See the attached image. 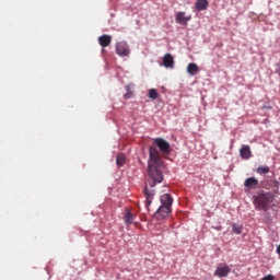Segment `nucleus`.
Masks as SVG:
<instances>
[{
	"mask_svg": "<svg viewBox=\"0 0 280 280\" xmlns=\"http://www.w3.org/2000/svg\"><path fill=\"white\" fill-rule=\"evenodd\" d=\"M163 159H161V153L156 147L149 148V160H148V176L152 180L149 183V186L144 188L145 196V207H150L152 205V200L154 198V187L159 185V183H163Z\"/></svg>",
	"mask_w": 280,
	"mask_h": 280,
	"instance_id": "f257e3e1",
	"label": "nucleus"
},
{
	"mask_svg": "<svg viewBox=\"0 0 280 280\" xmlns=\"http://www.w3.org/2000/svg\"><path fill=\"white\" fill-rule=\"evenodd\" d=\"M275 200L272 192L260 191L254 197V207L257 211H268L270 203Z\"/></svg>",
	"mask_w": 280,
	"mask_h": 280,
	"instance_id": "f03ea898",
	"label": "nucleus"
},
{
	"mask_svg": "<svg viewBox=\"0 0 280 280\" xmlns=\"http://www.w3.org/2000/svg\"><path fill=\"white\" fill-rule=\"evenodd\" d=\"M153 143L156 145V148H159L161 154H163V156H167L170 154H172V145H170V142H167L165 139L163 138H155L153 140Z\"/></svg>",
	"mask_w": 280,
	"mask_h": 280,
	"instance_id": "7ed1b4c3",
	"label": "nucleus"
},
{
	"mask_svg": "<svg viewBox=\"0 0 280 280\" xmlns=\"http://www.w3.org/2000/svg\"><path fill=\"white\" fill-rule=\"evenodd\" d=\"M116 54L120 58H128L130 56V46L126 42H118L115 45Z\"/></svg>",
	"mask_w": 280,
	"mask_h": 280,
	"instance_id": "20e7f679",
	"label": "nucleus"
},
{
	"mask_svg": "<svg viewBox=\"0 0 280 280\" xmlns=\"http://www.w3.org/2000/svg\"><path fill=\"white\" fill-rule=\"evenodd\" d=\"M231 275V267L226 264H220L218 265L215 271H214V277H219L220 279L224 277H229Z\"/></svg>",
	"mask_w": 280,
	"mask_h": 280,
	"instance_id": "39448f33",
	"label": "nucleus"
},
{
	"mask_svg": "<svg viewBox=\"0 0 280 280\" xmlns=\"http://www.w3.org/2000/svg\"><path fill=\"white\" fill-rule=\"evenodd\" d=\"M170 213H172V208L160 206L156 212L154 213V218L156 220H165V218H167Z\"/></svg>",
	"mask_w": 280,
	"mask_h": 280,
	"instance_id": "423d86ee",
	"label": "nucleus"
},
{
	"mask_svg": "<svg viewBox=\"0 0 280 280\" xmlns=\"http://www.w3.org/2000/svg\"><path fill=\"white\" fill-rule=\"evenodd\" d=\"M161 206L160 207H166L168 209H172V205L174 203V198H172V195L164 194L160 197Z\"/></svg>",
	"mask_w": 280,
	"mask_h": 280,
	"instance_id": "0eeeda50",
	"label": "nucleus"
},
{
	"mask_svg": "<svg viewBox=\"0 0 280 280\" xmlns=\"http://www.w3.org/2000/svg\"><path fill=\"white\" fill-rule=\"evenodd\" d=\"M163 66L166 69H174V57L172 56V54H166L163 57Z\"/></svg>",
	"mask_w": 280,
	"mask_h": 280,
	"instance_id": "6e6552de",
	"label": "nucleus"
},
{
	"mask_svg": "<svg viewBox=\"0 0 280 280\" xmlns=\"http://www.w3.org/2000/svg\"><path fill=\"white\" fill-rule=\"evenodd\" d=\"M191 19V15L186 16L185 12H177L176 14V23L179 25H187V22Z\"/></svg>",
	"mask_w": 280,
	"mask_h": 280,
	"instance_id": "1a4fd4ad",
	"label": "nucleus"
},
{
	"mask_svg": "<svg viewBox=\"0 0 280 280\" xmlns=\"http://www.w3.org/2000/svg\"><path fill=\"white\" fill-rule=\"evenodd\" d=\"M113 43V37L110 35H102L98 37V44L101 47H108Z\"/></svg>",
	"mask_w": 280,
	"mask_h": 280,
	"instance_id": "9d476101",
	"label": "nucleus"
},
{
	"mask_svg": "<svg viewBox=\"0 0 280 280\" xmlns=\"http://www.w3.org/2000/svg\"><path fill=\"white\" fill-rule=\"evenodd\" d=\"M240 156H241V159H245V160L250 159V156H253V153L250 152V147L243 145L240 149Z\"/></svg>",
	"mask_w": 280,
	"mask_h": 280,
	"instance_id": "9b49d317",
	"label": "nucleus"
},
{
	"mask_svg": "<svg viewBox=\"0 0 280 280\" xmlns=\"http://www.w3.org/2000/svg\"><path fill=\"white\" fill-rule=\"evenodd\" d=\"M195 8L198 12H202L209 8V0H197Z\"/></svg>",
	"mask_w": 280,
	"mask_h": 280,
	"instance_id": "f8f14e48",
	"label": "nucleus"
},
{
	"mask_svg": "<svg viewBox=\"0 0 280 280\" xmlns=\"http://www.w3.org/2000/svg\"><path fill=\"white\" fill-rule=\"evenodd\" d=\"M244 185L247 187V189H255V187L259 185V180H257L255 177H248L245 179Z\"/></svg>",
	"mask_w": 280,
	"mask_h": 280,
	"instance_id": "ddd939ff",
	"label": "nucleus"
},
{
	"mask_svg": "<svg viewBox=\"0 0 280 280\" xmlns=\"http://www.w3.org/2000/svg\"><path fill=\"white\" fill-rule=\"evenodd\" d=\"M124 222L125 224H127V226H130V224L135 222V214H132V212L129 209H127L125 212Z\"/></svg>",
	"mask_w": 280,
	"mask_h": 280,
	"instance_id": "4468645a",
	"label": "nucleus"
},
{
	"mask_svg": "<svg viewBox=\"0 0 280 280\" xmlns=\"http://www.w3.org/2000/svg\"><path fill=\"white\" fill-rule=\"evenodd\" d=\"M198 71H200V68H198V65L189 63L187 66V73H189V75H196V73H198Z\"/></svg>",
	"mask_w": 280,
	"mask_h": 280,
	"instance_id": "2eb2a0df",
	"label": "nucleus"
},
{
	"mask_svg": "<svg viewBox=\"0 0 280 280\" xmlns=\"http://www.w3.org/2000/svg\"><path fill=\"white\" fill-rule=\"evenodd\" d=\"M116 163L119 167L126 163V155L124 153H119L116 158Z\"/></svg>",
	"mask_w": 280,
	"mask_h": 280,
	"instance_id": "dca6fc26",
	"label": "nucleus"
},
{
	"mask_svg": "<svg viewBox=\"0 0 280 280\" xmlns=\"http://www.w3.org/2000/svg\"><path fill=\"white\" fill-rule=\"evenodd\" d=\"M257 174H259L260 176H264V174H269L270 173V167L269 166H259L256 170Z\"/></svg>",
	"mask_w": 280,
	"mask_h": 280,
	"instance_id": "f3484780",
	"label": "nucleus"
},
{
	"mask_svg": "<svg viewBox=\"0 0 280 280\" xmlns=\"http://www.w3.org/2000/svg\"><path fill=\"white\" fill-rule=\"evenodd\" d=\"M148 96L150 100H156V97H159V92L156 91V89H150Z\"/></svg>",
	"mask_w": 280,
	"mask_h": 280,
	"instance_id": "a211bd4d",
	"label": "nucleus"
},
{
	"mask_svg": "<svg viewBox=\"0 0 280 280\" xmlns=\"http://www.w3.org/2000/svg\"><path fill=\"white\" fill-rule=\"evenodd\" d=\"M126 91L125 97L126 100H130V97H132V85H126Z\"/></svg>",
	"mask_w": 280,
	"mask_h": 280,
	"instance_id": "6ab92c4d",
	"label": "nucleus"
},
{
	"mask_svg": "<svg viewBox=\"0 0 280 280\" xmlns=\"http://www.w3.org/2000/svg\"><path fill=\"white\" fill-rule=\"evenodd\" d=\"M232 231L233 233H236V235H242V226L237 225L236 223L232 225Z\"/></svg>",
	"mask_w": 280,
	"mask_h": 280,
	"instance_id": "aec40b11",
	"label": "nucleus"
},
{
	"mask_svg": "<svg viewBox=\"0 0 280 280\" xmlns=\"http://www.w3.org/2000/svg\"><path fill=\"white\" fill-rule=\"evenodd\" d=\"M269 183H271V185H273V187H276V189H279V182L278 180H271Z\"/></svg>",
	"mask_w": 280,
	"mask_h": 280,
	"instance_id": "412c9836",
	"label": "nucleus"
},
{
	"mask_svg": "<svg viewBox=\"0 0 280 280\" xmlns=\"http://www.w3.org/2000/svg\"><path fill=\"white\" fill-rule=\"evenodd\" d=\"M262 280H275V276H271V275L266 276L262 278Z\"/></svg>",
	"mask_w": 280,
	"mask_h": 280,
	"instance_id": "4be33fe9",
	"label": "nucleus"
}]
</instances>
